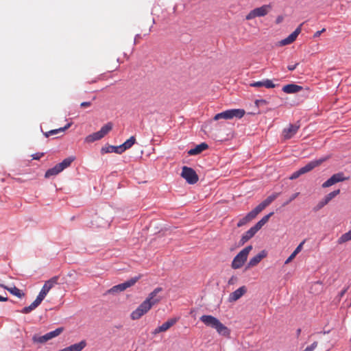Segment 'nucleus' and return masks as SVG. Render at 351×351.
Returning <instances> with one entry per match:
<instances>
[{
    "instance_id": "obj_23",
    "label": "nucleus",
    "mask_w": 351,
    "mask_h": 351,
    "mask_svg": "<svg viewBox=\"0 0 351 351\" xmlns=\"http://www.w3.org/2000/svg\"><path fill=\"white\" fill-rule=\"evenodd\" d=\"M208 147V145L206 143H202L197 145L195 148L189 150L188 154L190 156L197 155L206 150Z\"/></svg>"
},
{
    "instance_id": "obj_28",
    "label": "nucleus",
    "mask_w": 351,
    "mask_h": 351,
    "mask_svg": "<svg viewBox=\"0 0 351 351\" xmlns=\"http://www.w3.org/2000/svg\"><path fill=\"white\" fill-rule=\"evenodd\" d=\"M71 123H68L66 124L64 127H62V128H60L58 129H56V130H50L47 132H45V136L46 137H48L50 135H54V134H58L59 132H64L65 131L66 129H68L69 128H70Z\"/></svg>"
},
{
    "instance_id": "obj_54",
    "label": "nucleus",
    "mask_w": 351,
    "mask_h": 351,
    "mask_svg": "<svg viewBox=\"0 0 351 351\" xmlns=\"http://www.w3.org/2000/svg\"><path fill=\"white\" fill-rule=\"evenodd\" d=\"M8 300L7 297H3L0 295V302H6Z\"/></svg>"
},
{
    "instance_id": "obj_52",
    "label": "nucleus",
    "mask_w": 351,
    "mask_h": 351,
    "mask_svg": "<svg viewBox=\"0 0 351 351\" xmlns=\"http://www.w3.org/2000/svg\"><path fill=\"white\" fill-rule=\"evenodd\" d=\"M298 65V63H296V64H293V65H289V66H287V69H288L289 71H293V70L296 68V66H297Z\"/></svg>"
},
{
    "instance_id": "obj_19",
    "label": "nucleus",
    "mask_w": 351,
    "mask_h": 351,
    "mask_svg": "<svg viewBox=\"0 0 351 351\" xmlns=\"http://www.w3.org/2000/svg\"><path fill=\"white\" fill-rule=\"evenodd\" d=\"M86 346V341L82 340L77 343L73 344L59 351H82Z\"/></svg>"
},
{
    "instance_id": "obj_44",
    "label": "nucleus",
    "mask_w": 351,
    "mask_h": 351,
    "mask_svg": "<svg viewBox=\"0 0 351 351\" xmlns=\"http://www.w3.org/2000/svg\"><path fill=\"white\" fill-rule=\"evenodd\" d=\"M328 203L326 202L324 199H322L317 205V208L320 209Z\"/></svg>"
},
{
    "instance_id": "obj_9",
    "label": "nucleus",
    "mask_w": 351,
    "mask_h": 351,
    "mask_svg": "<svg viewBox=\"0 0 351 351\" xmlns=\"http://www.w3.org/2000/svg\"><path fill=\"white\" fill-rule=\"evenodd\" d=\"M181 176L190 184H195L199 180L195 170L186 166L182 167Z\"/></svg>"
},
{
    "instance_id": "obj_57",
    "label": "nucleus",
    "mask_w": 351,
    "mask_h": 351,
    "mask_svg": "<svg viewBox=\"0 0 351 351\" xmlns=\"http://www.w3.org/2000/svg\"><path fill=\"white\" fill-rule=\"evenodd\" d=\"M97 80H98V78H96V79H95L94 80H93V81H92V82H97Z\"/></svg>"
},
{
    "instance_id": "obj_37",
    "label": "nucleus",
    "mask_w": 351,
    "mask_h": 351,
    "mask_svg": "<svg viewBox=\"0 0 351 351\" xmlns=\"http://www.w3.org/2000/svg\"><path fill=\"white\" fill-rule=\"evenodd\" d=\"M265 224V222L261 219L252 228L257 232Z\"/></svg>"
},
{
    "instance_id": "obj_31",
    "label": "nucleus",
    "mask_w": 351,
    "mask_h": 351,
    "mask_svg": "<svg viewBox=\"0 0 351 351\" xmlns=\"http://www.w3.org/2000/svg\"><path fill=\"white\" fill-rule=\"evenodd\" d=\"M340 193V190L339 189H337V190H335L333 191L332 192H330V193H328V195H326L325 197H324V199L326 200V202L329 203V202L334 197H335L337 195H339Z\"/></svg>"
},
{
    "instance_id": "obj_41",
    "label": "nucleus",
    "mask_w": 351,
    "mask_h": 351,
    "mask_svg": "<svg viewBox=\"0 0 351 351\" xmlns=\"http://www.w3.org/2000/svg\"><path fill=\"white\" fill-rule=\"evenodd\" d=\"M301 175H302V173L301 171L299 169L298 171L293 173L292 175L290 176L289 179L290 180L296 179V178H299Z\"/></svg>"
},
{
    "instance_id": "obj_7",
    "label": "nucleus",
    "mask_w": 351,
    "mask_h": 351,
    "mask_svg": "<svg viewBox=\"0 0 351 351\" xmlns=\"http://www.w3.org/2000/svg\"><path fill=\"white\" fill-rule=\"evenodd\" d=\"M112 129V123L111 122H109L103 125L99 131L87 136L85 138V141L86 143H93L95 141L100 140L105 135H106Z\"/></svg>"
},
{
    "instance_id": "obj_51",
    "label": "nucleus",
    "mask_w": 351,
    "mask_h": 351,
    "mask_svg": "<svg viewBox=\"0 0 351 351\" xmlns=\"http://www.w3.org/2000/svg\"><path fill=\"white\" fill-rule=\"evenodd\" d=\"M141 38L142 37H141V34H136L135 38H134V44L135 45L137 44L139 42L140 39H141Z\"/></svg>"
},
{
    "instance_id": "obj_12",
    "label": "nucleus",
    "mask_w": 351,
    "mask_h": 351,
    "mask_svg": "<svg viewBox=\"0 0 351 351\" xmlns=\"http://www.w3.org/2000/svg\"><path fill=\"white\" fill-rule=\"evenodd\" d=\"M303 24L304 23H301L295 29V31L293 32H292L288 37H287L285 39L281 40L278 43L279 45L280 46H285V45H290L292 43H293L296 40V38L298 36V35L301 33V32H302V26L303 25Z\"/></svg>"
},
{
    "instance_id": "obj_10",
    "label": "nucleus",
    "mask_w": 351,
    "mask_h": 351,
    "mask_svg": "<svg viewBox=\"0 0 351 351\" xmlns=\"http://www.w3.org/2000/svg\"><path fill=\"white\" fill-rule=\"evenodd\" d=\"M62 331H63L62 328H58L56 329L55 330L51 331L43 336H36L35 335L33 337L32 339H33L34 342L44 343L47 342V341L58 336L59 335H60L62 333Z\"/></svg>"
},
{
    "instance_id": "obj_42",
    "label": "nucleus",
    "mask_w": 351,
    "mask_h": 351,
    "mask_svg": "<svg viewBox=\"0 0 351 351\" xmlns=\"http://www.w3.org/2000/svg\"><path fill=\"white\" fill-rule=\"evenodd\" d=\"M298 195H299V193H295L293 194L290 197L288 201H287L285 203H284L283 205L286 206V205L289 204L290 202H291L293 200H294L298 196Z\"/></svg>"
},
{
    "instance_id": "obj_32",
    "label": "nucleus",
    "mask_w": 351,
    "mask_h": 351,
    "mask_svg": "<svg viewBox=\"0 0 351 351\" xmlns=\"http://www.w3.org/2000/svg\"><path fill=\"white\" fill-rule=\"evenodd\" d=\"M336 183H337V180H335V177L332 176L329 179H328L326 182H324L322 184V187L327 188L331 186L332 185Z\"/></svg>"
},
{
    "instance_id": "obj_6",
    "label": "nucleus",
    "mask_w": 351,
    "mask_h": 351,
    "mask_svg": "<svg viewBox=\"0 0 351 351\" xmlns=\"http://www.w3.org/2000/svg\"><path fill=\"white\" fill-rule=\"evenodd\" d=\"M272 9L271 4L263 5L261 7L252 10L246 16L245 19L247 21L252 20L256 17H262L266 16Z\"/></svg>"
},
{
    "instance_id": "obj_56",
    "label": "nucleus",
    "mask_w": 351,
    "mask_h": 351,
    "mask_svg": "<svg viewBox=\"0 0 351 351\" xmlns=\"http://www.w3.org/2000/svg\"><path fill=\"white\" fill-rule=\"evenodd\" d=\"M108 221L104 222V223H101V224H99V226H103V227L106 226H108Z\"/></svg>"
},
{
    "instance_id": "obj_49",
    "label": "nucleus",
    "mask_w": 351,
    "mask_h": 351,
    "mask_svg": "<svg viewBox=\"0 0 351 351\" xmlns=\"http://www.w3.org/2000/svg\"><path fill=\"white\" fill-rule=\"evenodd\" d=\"M283 20H284L283 16H282V15L278 16L276 19V23L280 24L283 21Z\"/></svg>"
},
{
    "instance_id": "obj_55",
    "label": "nucleus",
    "mask_w": 351,
    "mask_h": 351,
    "mask_svg": "<svg viewBox=\"0 0 351 351\" xmlns=\"http://www.w3.org/2000/svg\"><path fill=\"white\" fill-rule=\"evenodd\" d=\"M300 333H301V329L298 328L296 331V335L298 337L300 336Z\"/></svg>"
},
{
    "instance_id": "obj_16",
    "label": "nucleus",
    "mask_w": 351,
    "mask_h": 351,
    "mask_svg": "<svg viewBox=\"0 0 351 351\" xmlns=\"http://www.w3.org/2000/svg\"><path fill=\"white\" fill-rule=\"evenodd\" d=\"M267 253L265 250H262L258 254L252 257L247 263L246 269L253 267L257 265L263 258H265Z\"/></svg>"
},
{
    "instance_id": "obj_53",
    "label": "nucleus",
    "mask_w": 351,
    "mask_h": 351,
    "mask_svg": "<svg viewBox=\"0 0 351 351\" xmlns=\"http://www.w3.org/2000/svg\"><path fill=\"white\" fill-rule=\"evenodd\" d=\"M348 289V287L344 288L340 293H339V297L342 298L345 293L347 292Z\"/></svg>"
},
{
    "instance_id": "obj_39",
    "label": "nucleus",
    "mask_w": 351,
    "mask_h": 351,
    "mask_svg": "<svg viewBox=\"0 0 351 351\" xmlns=\"http://www.w3.org/2000/svg\"><path fill=\"white\" fill-rule=\"evenodd\" d=\"M265 224V222L261 219L252 228L257 232Z\"/></svg>"
},
{
    "instance_id": "obj_34",
    "label": "nucleus",
    "mask_w": 351,
    "mask_h": 351,
    "mask_svg": "<svg viewBox=\"0 0 351 351\" xmlns=\"http://www.w3.org/2000/svg\"><path fill=\"white\" fill-rule=\"evenodd\" d=\"M278 195V193H275L267 197L264 201H263V204L265 206H268L273 201H274Z\"/></svg>"
},
{
    "instance_id": "obj_20",
    "label": "nucleus",
    "mask_w": 351,
    "mask_h": 351,
    "mask_svg": "<svg viewBox=\"0 0 351 351\" xmlns=\"http://www.w3.org/2000/svg\"><path fill=\"white\" fill-rule=\"evenodd\" d=\"M302 89V86L294 84H287L282 87L283 92L288 94L298 93Z\"/></svg>"
},
{
    "instance_id": "obj_46",
    "label": "nucleus",
    "mask_w": 351,
    "mask_h": 351,
    "mask_svg": "<svg viewBox=\"0 0 351 351\" xmlns=\"http://www.w3.org/2000/svg\"><path fill=\"white\" fill-rule=\"evenodd\" d=\"M273 215H274V213H273V212H271V213H269L268 215H267L264 216V217L261 219V220H263V221L265 222V223H266L269 221V218H270Z\"/></svg>"
},
{
    "instance_id": "obj_35",
    "label": "nucleus",
    "mask_w": 351,
    "mask_h": 351,
    "mask_svg": "<svg viewBox=\"0 0 351 351\" xmlns=\"http://www.w3.org/2000/svg\"><path fill=\"white\" fill-rule=\"evenodd\" d=\"M332 176L335 177L337 182H343L348 179V178H346L344 176V174L343 173H337Z\"/></svg>"
},
{
    "instance_id": "obj_27",
    "label": "nucleus",
    "mask_w": 351,
    "mask_h": 351,
    "mask_svg": "<svg viewBox=\"0 0 351 351\" xmlns=\"http://www.w3.org/2000/svg\"><path fill=\"white\" fill-rule=\"evenodd\" d=\"M265 208H266L265 205L262 202L261 204H259L254 209H253L249 213L254 219Z\"/></svg>"
},
{
    "instance_id": "obj_25",
    "label": "nucleus",
    "mask_w": 351,
    "mask_h": 351,
    "mask_svg": "<svg viewBox=\"0 0 351 351\" xmlns=\"http://www.w3.org/2000/svg\"><path fill=\"white\" fill-rule=\"evenodd\" d=\"M304 243V241L301 242L299 245L295 249V250L292 252V254L288 257V258L285 261V264H289L290 262H291L296 255L301 252L302 249V246Z\"/></svg>"
},
{
    "instance_id": "obj_29",
    "label": "nucleus",
    "mask_w": 351,
    "mask_h": 351,
    "mask_svg": "<svg viewBox=\"0 0 351 351\" xmlns=\"http://www.w3.org/2000/svg\"><path fill=\"white\" fill-rule=\"evenodd\" d=\"M351 240V230L348 232L343 234L338 239V243L342 244Z\"/></svg>"
},
{
    "instance_id": "obj_43",
    "label": "nucleus",
    "mask_w": 351,
    "mask_h": 351,
    "mask_svg": "<svg viewBox=\"0 0 351 351\" xmlns=\"http://www.w3.org/2000/svg\"><path fill=\"white\" fill-rule=\"evenodd\" d=\"M250 86H252V87H257V88L262 87V86H263V81H259V82L251 83L250 84Z\"/></svg>"
},
{
    "instance_id": "obj_15",
    "label": "nucleus",
    "mask_w": 351,
    "mask_h": 351,
    "mask_svg": "<svg viewBox=\"0 0 351 351\" xmlns=\"http://www.w3.org/2000/svg\"><path fill=\"white\" fill-rule=\"evenodd\" d=\"M300 125L297 124H290L287 128L282 131V136L285 140L291 138L298 132Z\"/></svg>"
},
{
    "instance_id": "obj_26",
    "label": "nucleus",
    "mask_w": 351,
    "mask_h": 351,
    "mask_svg": "<svg viewBox=\"0 0 351 351\" xmlns=\"http://www.w3.org/2000/svg\"><path fill=\"white\" fill-rule=\"evenodd\" d=\"M121 148L119 147V146L110 145L107 147H102L101 149V152L102 154L114 152V153L121 154H122L121 152Z\"/></svg>"
},
{
    "instance_id": "obj_1",
    "label": "nucleus",
    "mask_w": 351,
    "mask_h": 351,
    "mask_svg": "<svg viewBox=\"0 0 351 351\" xmlns=\"http://www.w3.org/2000/svg\"><path fill=\"white\" fill-rule=\"evenodd\" d=\"M58 276H53L46 281L36 300L29 306L24 307L21 311V313L27 314L37 308L45 299L49 291L58 283Z\"/></svg>"
},
{
    "instance_id": "obj_13",
    "label": "nucleus",
    "mask_w": 351,
    "mask_h": 351,
    "mask_svg": "<svg viewBox=\"0 0 351 351\" xmlns=\"http://www.w3.org/2000/svg\"><path fill=\"white\" fill-rule=\"evenodd\" d=\"M162 291V289L161 287L156 288L152 292H151L148 297L145 299L146 301H148L150 303L151 306H153L156 304L159 303L162 300V297L158 295L159 293Z\"/></svg>"
},
{
    "instance_id": "obj_36",
    "label": "nucleus",
    "mask_w": 351,
    "mask_h": 351,
    "mask_svg": "<svg viewBox=\"0 0 351 351\" xmlns=\"http://www.w3.org/2000/svg\"><path fill=\"white\" fill-rule=\"evenodd\" d=\"M263 86L266 87L267 88H272L275 87V84L272 82L270 80H265L263 81Z\"/></svg>"
},
{
    "instance_id": "obj_38",
    "label": "nucleus",
    "mask_w": 351,
    "mask_h": 351,
    "mask_svg": "<svg viewBox=\"0 0 351 351\" xmlns=\"http://www.w3.org/2000/svg\"><path fill=\"white\" fill-rule=\"evenodd\" d=\"M265 224V222L261 219L252 228L257 232Z\"/></svg>"
},
{
    "instance_id": "obj_11",
    "label": "nucleus",
    "mask_w": 351,
    "mask_h": 351,
    "mask_svg": "<svg viewBox=\"0 0 351 351\" xmlns=\"http://www.w3.org/2000/svg\"><path fill=\"white\" fill-rule=\"evenodd\" d=\"M138 279H139V277H134L123 283L115 285V286L112 287L111 289H110L108 291V293H114L123 291L125 289H127L128 288L133 286L138 280Z\"/></svg>"
},
{
    "instance_id": "obj_50",
    "label": "nucleus",
    "mask_w": 351,
    "mask_h": 351,
    "mask_svg": "<svg viewBox=\"0 0 351 351\" xmlns=\"http://www.w3.org/2000/svg\"><path fill=\"white\" fill-rule=\"evenodd\" d=\"M325 31H326V29H325V28H323L322 30L316 32L314 34L313 36H314L315 38L318 37V36H319L321 35V34H322V33L324 32Z\"/></svg>"
},
{
    "instance_id": "obj_18",
    "label": "nucleus",
    "mask_w": 351,
    "mask_h": 351,
    "mask_svg": "<svg viewBox=\"0 0 351 351\" xmlns=\"http://www.w3.org/2000/svg\"><path fill=\"white\" fill-rule=\"evenodd\" d=\"M247 291V289L245 286H242L231 293L229 296L230 302H235L241 298Z\"/></svg>"
},
{
    "instance_id": "obj_48",
    "label": "nucleus",
    "mask_w": 351,
    "mask_h": 351,
    "mask_svg": "<svg viewBox=\"0 0 351 351\" xmlns=\"http://www.w3.org/2000/svg\"><path fill=\"white\" fill-rule=\"evenodd\" d=\"M91 104H92L90 101H84V102L81 103L80 106L82 108H87V107H90L91 106Z\"/></svg>"
},
{
    "instance_id": "obj_40",
    "label": "nucleus",
    "mask_w": 351,
    "mask_h": 351,
    "mask_svg": "<svg viewBox=\"0 0 351 351\" xmlns=\"http://www.w3.org/2000/svg\"><path fill=\"white\" fill-rule=\"evenodd\" d=\"M317 342L315 341L309 346L306 347L303 351H313L317 347Z\"/></svg>"
},
{
    "instance_id": "obj_14",
    "label": "nucleus",
    "mask_w": 351,
    "mask_h": 351,
    "mask_svg": "<svg viewBox=\"0 0 351 351\" xmlns=\"http://www.w3.org/2000/svg\"><path fill=\"white\" fill-rule=\"evenodd\" d=\"M178 320V318L174 317L169 319L166 322L163 323L161 326L157 327L152 332L154 335H156L160 332H165L173 326Z\"/></svg>"
},
{
    "instance_id": "obj_30",
    "label": "nucleus",
    "mask_w": 351,
    "mask_h": 351,
    "mask_svg": "<svg viewBox=\"0 0 351 351\" xmlns=\"http://www.w3.org/2000/svg\"><path fill=\"white\" fill-rule=\"evenodd\" d=\"M254 218L251 216L250 213H247L246 216H245L243 218L241 219L239 222L237 223V227H241L248 222L251 221Z\"/></svg>"
},
{
    "instance_id": "obj_17",
    "label": "nucleus",
    "mask_w": 351,
    "mask_h": 351,
    "mask_svg": "<svg viewBox=\"0 0 351 351\" xmlns=\"http://www.w3.org/2000/svg\"><path fill=\"white\" fill-rule=\"evenodd\" d=\"M325 159H319L311 161L307 165H306L304 167L300 169L302 174H304L306 173H308L313 170L315 167L320 165Z\"/></svg>"
},
{
    "instance_id": "obj_21",
    "label": "nucleus",
    "mask_w": 351,
    "mask_h": 351,
    "mask_svg": "<svg viewBox=\"0 0 351 351\" xmlns=\"http://www.w3.org/2000/svg\"><path fill=\"white\" fill-rule=\"evenodd\" d=\"M256 233L254 229L252 227L241 237L239 241V245H243L246 242L251 239Z\"/></svg>"
},
{
    "instance_id": "obj_3",
    "label": "nucleus",
    "mask_w": 351,
    "mask_h": 351,
    "mask_svg": "<svg viewBox=\"0 0 351 351\" xmlns=\"http://www.w3.org/2000/svg\"><path fill=\"white\" fill-rule=\"evenodd\" d=\"M75 160V157H69L63 160L62 162L57 164L53 168L49 169L45 174L46 178L54 176L62 172L64 169L69 167L72 162Z\"/></svg>"
},
{
    "instance_id": "obj_8",
    "label": "nucleus",
    "mask_w": 351,
    "mask_h": 351,
    "mask_svg": "<svg viewBox=\"0 0 351 351\" xmlns=\"http://www.w3.org/2000/svg\"><path fill=\"white\" fill-rule=\"evenodd\" d=\"M152 307L148 301H143L136 310L132 312L130 315L131 319L133 320L139 319L142 316L146 314Z\"/></svg>"
},
{
    "instance_id": "obj_33",
    "label": "nucleus",
    "mask_w": 351,
    "mask_h": 351,
    "mask_svg": "<svg viewBox=\"0 0 351 351\" xmlns=\"http://www.w3.org/2000/svg\"><path fill=\"white\" fill-rule=\"evenodd\" d=\"M336 183H337V180H335V177L332 176L329 179H328L326 182H324L322 184V187L327 188L331 186L332 185Z\"/></svg>"
},
{
    "instance_id": "obj_2",
    "label": "nucleus",
    "mask_w": 351,
    "mask_h": 351,
    "mask_svg": "<svg viewBox=\"0 0 351 351\" xmlns=\"http://www.w3.org/2000/svg\"><path fill=\"white\" fill-rule=\"evenodd\" d=\"M199 319L206 326L215 329L219 335L223 336L226 338L230 337V330L215 317L204 315L200 317Z\"/></svg>"
},
{
    "instance_id": "obj_24",
    "label": "nucleus",
    "mask_w": 351,
    "mask_h": 351,
    "mask_svg": "<svg viewBox=\"0 0 351 351\" xmlns=\"http://www.w3.org/2000/svg\"><path fill=\"white\" fill-rule=\"evenodd\" d=\"M136 138L134 136H131L129 139H128L125 142H124L122 145H119L121 148V153L124 152L125 150L130 149L132 147V145L135 143Z\"/></svg>"
},
{
    "instance_id": "obj_4",
    "label": "nucleus",
    "mask_w": 351,
    "mask_h": 351,
    "mask_svg": "<svg viewBox=\"0 0 351 351\" xmlns=\"http://www.w3.org/2000/svg\"><path fill=\"white\" fill-rule=\"evenodd\" d=\"M252 250V245H247L243 248L239 254L233 258L231 264L232 268L237 269L241 268L247 261V256Z\"/></svg>"
},
{
    "instance_id": "obj_5",
    "label": "nucleus",
    "mask_w": 351,
    "mask_h": 351,
    "mask_svg": "<svg viewBox=\"0 0 351 351\" xmlns=\"http://www.w3.org/2000/svg\"><path fill=\"white\" fill-rule=\"evenodd\" d=\"M245 114V112L243 109H230L227 110L226 111L221 112L220 113L216 114L213 119L215 121H218L221 119H232L233 118L241 119Z\"/></svg>"
},
{
    "instance_id": "obj_47",
    "label": "nucleus",
    "mask_w": 351,
    "mask_h": 351,
    "mask_svg": "<svg viewBox=\"0 0 351 351\" xmlns=\"http://www.w3.org/2000/svg\"><path fill=\"white\" fill-rule=\"evenodd\" d=\"M44 156L43 153H36L32 155V158L34 160H39L41 157Z\"/></svg>"
},
{
    "instance_id": "obj_22",
    "label": "nucleus",
    "mask_w": 351,
    "mask_h": 351,
    "mask_svg": "<svg viewBox=\"0 0 351 351\" xmlns=\"http://www.w3.org/2000/svg\"><path fill=\"white\" fill-rule=\"evenodd\" d=\"M0 287H1L3 289L8 290L11 294L15 295L16 297H17L19 298H23L24 296V295H25L22 292L21 290H20L19 289H18L15 286H14V287H8V286L3 285L2 284H0Z\"/></svg>"
},
{
    "instance_id": "obj_45",
    "label": "nucleus",
    "mask_w": 351,
    "mask_h": 351,
    "mask_svg": "<svg viewBox=\"0 0 351 351\" xmlns=\"http://www.w3.org/2000/svg\"><path fill=\"white\" fill-rule=\"evenodd\" d=\"M267 103V101L265 99H258V100H256V101H255V104L258 107L261 106L263 105H265Z\"/></svg>"
}]
</instances>
